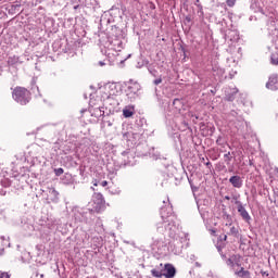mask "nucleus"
<instances>
[{
    "label": "nucleus",
    "instance_id": "36",
    "mask_svg": "<svg viewBox=\"0 0 278 278\" xmlns=\"http://www.w3.org/2000/svg\"><path fill=\"white\" fill-rule=\"evenodd\" d=\"M206 166H212V163H211V162H207V163H206Z\"/></svg>",
    "mask_w": 278,
    "mask_h": 278
},
{
    "label": "nucleus",
    "instance_id": "38",
    "mask_svg": "<svg viewBox=\"0 0 278 278\" xmlns=\"http://www.w3.org/2000/svg\"><path fill=\"white\" fill-rule=\"evenodd\" d=\"M127 136H129V134H125V135H124V138H127Z\"/></svg>",
    "mask_w": 278,
    "mask_h": 278
},
{
    "label": "nucleus",
    "instance_id": "25",
    "mask_svg": "<svg viewBox=\"0 0 278 278\" xmlns=\"http://www.w3.org/2000/svg\"><path fill=\"white\" fill-rule=\"evenodd\" d=\"M226 264L227 266H230V268H233V266H236L233 261L230 257L226 260Z\"/></svg>",
    "mask_w": 278,
    "mask_h": 278
},
{
    "label": "nucleus",
    "instance_id": "26",
    "mask_svg": "<svg viewBox=\"0 0 278 278\" xmlns=\"http://www.w3.org/2000/svg\"><path fill=\"white\" fill-rule=\"evenodd\" d=\"M3 243L2 247H10V241L5 239V237H2Z\"/></svg>",
    "mask_w": 278,
    "mask_h": 278
},
{
    "label": "nucleus",
    "instance_id": "5",
    "mask_svg": "<svg viewBox=\"0 0 278 278\" xmlns=\"http://www.w3.org/2000/svg\"><path fill=\"white\" fill-rule=\"evenodd\" d=\"M236 205H237V211L240 214L241 218L245 222V223H251V215H249V212L247 211V208L244 207V205H242V202L240 201H236Z\"/></svg>",
    "mask_w": 278,
    "mask_h": 278
},
{
    "label": "nucleus",
    "instance_id": "4",
    "mask_svg": "<svg viewBox=\"0 0 278 278\" xmlns=\"http://www.w3.org/2000/svg\"><path fill=\"white\" fill-rule=\"evenodd\" d=\"M140 84L130 80L129 85L127 87V97L128 99H130V101H134V99H136V97H138V92H140Z\"/></svg>",
    "mask_w": 278,
    "mask_h": 278
},
{
    "label": "nucleus",
    "instance_id": "27",
    "mask_svg": "<svg viewBox=\"0 0 278 278\" xmlns=\"http://www.w3.org/2000/svg\"><path fill=\"white\" fill-rule=\"evenodd\" d=\"M0 278H10V274L5 271H0Z\"/></svg>",
    "mask_w": 278,
    "mask_h": 278
},
{
    "label": "nucleus",
    "instance_id": "41",
    "mask_svg": "<svg viewBox=\"0 0 278 278\" xmlns=\"http://www.w3.org/2000/svg\"><path fill=\"white\" fill-rule=\"evenodd\" d=\"M220 142V139H217V143Z\"/></svg>",
    "mask_w": 278,
    "mask_h": 278
},
{
    "label": "nucleus",
    "instance_id": "32",
    "mask_svg": "<svg viewBox=\"0 0 278 278\" xmlns=\"http://www.w3.org/2000/svg\"><path fill=\"white\" fill-rule=\"evenodd\" d=\"M230 114H231V116H238V112L237 111H231Z\"/></svg>",
    "mask_w": 278,
    "mask_h": 278
},
{
    "label": "nucleus",
    "instance_id": "18",
    "mask_svg": "<svg viewBox=\"0 0 278 278\" xmlns=\"http://www.w3.org/2000/svg\"><path fill=\"white\" fill-rule=\"evenodd\" d=\"M151 275L152 277H155V278H162L164 277V273H162V270L160 269H151Z\"/></svg>",
    "mask_w": 278,
    "mask_h": 278
},
{
    "label": "nucleus",
    "instance_id": "12",
    "mask_svg": "<svg viewBox=\"0 0 278 278\" xmlns=\"http://www.w3.org/2000/svg\"><path fill=\"white\" fill-rule=\"evenodd\" d=\"M245 125H247V122H244V118L242 117H238L237 122H235V127L238 129V131H242Z\"/></svg>",
    "mask_w": 278,
    "mask_h": 278
},
{
    "label": "nucleus",
    "instance_id": "34",
    "mask_svg": "<svg viewBox=\"0 0 278 278\" xmlns=\"http://www.w3.org/2000/svg\"><path fill=\"white\" fill-rule=\"evenodd\" d=\"M3 253H5V249H0V255H3Z\"/></svg>",
    "mask_w": 278,
    "mask_h": 278
},
{
    "label": "nucleus",
    "instance_id": "11",
    "mask_svg": "<svg viewBox=\"0 0 278 278\" xmlns=\"http://www.w3.org/2000/svg\"><path fill=\"white\" fill-rule=\"evenodd\" d=\"M93 203H96V205H98L99 207H101V205H103L105 203V200L103 199V194L101 193H96L93 195Z\"/></svg>",
    "mask_w": 278,
    "mask_h": 278
},
{
    "label": "nucleus",
    "instance_id": "16",
    "mask_svg": "<svg viewBox=\"0 0 278 278\" xmlns=\"http://www.w3.org/2000/svg\"><path fill=\"white\" fill-rule=\"evenodd\" d=\"M113 49L114 51H121L123 49V41L115 39L113 41Z\"/></svg>",
    "mask_w": 278,
    "mask_h": 278
},
{
    "label": "nucleus",
    "instance_id": "13",
    "mask_svg": "<svg viewBox=\"0 0 278 278\" xmlns=\"http://www.w3.org/2000/svg\"><path fill=\"white\" fill-rule=\"evenodd\" d=\"M59 192L58 190L51 188L48 191V197L50 198V201H53L54 203L58 201V197H59Z\"/></svg>",
    "mask_w": 278,
    "mask_h": 278
},
{
    "label": "nucleus",
    "instance_id": "14",
    "mask_svg": "<svg viewBox=\"0 0 278 278\" xmlns=\"http://www.w3.org/2000/svg\"><path fill=\"white\" fill-rule=\"evenodd\" d=\"M123 116L125 118H131V116H134V108L131 106H126L124 110H123Z\"/></svg>",
    "mask_w": 278,
    "mask_h": 278
},
{
    "label": "nucleus",
    "instance_id": "10",
    "mask_svg": "<svg viewBox=\"0 0 278 278\" xmlns=\"http://www.w3.org/2000/svg\"><path fill=\"white\" fill-rule=\"evenodd\" d=\"M173 105H174L175 110H177V112H179V114H181V110H184V108H185L184 100L174 99Z\"/></svg>",
    "mask_w": 278,
    "mask_h": 278
},
{
    "label": "nucleus",
    "instance_id": "42",
    "mask_svg": "<svg viewBox=\"0 0 278 278\" xmlns=\"http://www.w3.org/2000/svg\"><path fill=\"white\" fill-rule=\"evenodd\" d=\"M40 277H45V275H43V274H41V275H40Z\"/></svg>",
    "mask_w": 278,
    "mask_h": 278
},
{
    "label": "nucleus",
    "instance_id": "9",
    "mask_svg": "<svg viewBox=\"0 0 278 278\" xmlns=\"http://www.w3.org/2000/svg\"><path fill=\"white\" fill-rule=\"evenodd\" d=\"M229 184H231L232 188H242V184H243V180H242V177L236 175V176H231L229 178Z\"/></svg>",
    "mask_w": 278,
    "mask_h": 278
},
{
    "label": "nucleus",
    "instance_id": "7",
    "mask_svg": "<svg viewBox=\"0 0 278 278\" xmlns=\"http://www.w3.org/2000/svg\"><path fill=\"white\" fill-rule=\"evenodd\" d=\"M164 270L165 273H163V277L165 278H174L175 275H177V269H175V266H173V264H165Z\"/></svg>",
    "mask_w": 278,
    "mask_h": 278
},
{
    "label": "nucleus",
    "instance_id": "22",
    "mask_svg": "<svg viewBox=\"0 0 278 278\" xmlns=\"http://www.w3.org/2000/svg\"><path fill=\"white\" fill-rule=\"evenodd\" d=\"M238 233H239L238 228H236L235 226H232V227L230 228L229 235H230V236H238Z\"/></svg>",
    "mask_w": 278,
    "mask_h": 278
},
{
    "label": "nucleus",
    "instance_id": "6",
    "mask_svg": "<svg viewBox=\"0 0 278 278\" xmlns=\"http://www.w3.org/2000/svg\"><path fill=\"white\" fill-rule=\"evenodd\" d=\"M224 93L226 101H233L236 99V94H238V88L226 87Z\"/></svg>",
    "mask_w": 278,
    "mask_h": 278
},
{
    "label": "nucleus",
    "instance_id": "33",
    "mask_svg": "<svg viewBox=\"0 0 278 278\" xmlns=\"http://www.w3.org/2000/svg\"><path fill=\"white\" fill-rule=\"evenodd\" d=\"M99 66H105V62L100 61V62H99Z\"/></svg>",
    "mask_w": 278,
    "mask_h": 278
},
{
    "label": "nucleus",
    "instance_id": "35",
    "mask_svg": "<svg viewBox=\"0 0 278 278\" xmlns=\"http://www.w3.org/2000/svg\"><path fill=\"white\" fill-rule=\"evenodd\" d=\"M223 260H227V256L225 254H222Z\"/></svg>",
    "mask_w": 278,
    "mask_h": 278
},
{
    "label": "nucleus",
    "instance_id": "31",
    "mask_svg": "<svg viewBox=\"0 0 278 278\" xmlns=\"http://www.w3.org/2000/svg\"><path fill=\"white\" fill-rule=\"evenodd\" d=\"M101 186H102V188H105V186H108V180H103V181L101 182Z\"/></svg>",
    "mask_w": 278,
    "mask_h": 278
},
{
    "label": "nucleus",
    "instance_id": "20",
    "mask_svg": "<svg viewBox=\"0 0 278 278\" xmlns=\"http://www.w3.org/2000/svg\"><path fill=\"white\" fill-rule=\"evenodd\" d=\"M270 63L274 65V66H277L278 64V56L276 54H271V58H270Z\"/></svg>",
    "mask_w": 278,
    "mask_h": 278
},
{
    "label": "nucleus",
    "instance_id": "3",
    "mask_svg": "<svg viewBox=\"0 0 278 278\" xmlns=\"http://www.w3.org/2000/svg\"><path fill=\"white\" fill-rule=\"evenodd\" d=\"M94 217V214L92 211L87 210H80V211H75L74 213V220L76 223H86V225L92 223V218Z\"/></svg>",
    "mask_w": 278,
    "mask_h": 278
},
{
    "label": "nucleus",
    "instance_id": "28",
    "mask_svg": "<svg viewBox=\"0 0 278 278\" xmlns=\"http://www.w3.org/2000/svg\"><path fill=\"white\" fill-rule=\"evenodd\" d=\"M154 86H160V84H162V78H156L154 81H153Z\"/></svg>",
    "mask_w": 278,
    "mask_h": 278
},
{
    "label": "nucleus",
    "instance_id": "15",
    "mask_svg": "<svg viewBox=\"0 0 278 278\" xmlns=\"http://www.w3.org/2000/svg\"><path fill=\"white\" fill-rule=\"evenodd\" d=\"M236 275L241 278H251V273L249 270H244V267H241L239 271H236Z\"/></svg>",
    "mask_w": 278,
    "mask_h": 278
},
{
    "label": "nucleus",
    "instance_id": "30",
    "mask_svg": "<svg viewBox=\"0 0 278 278\" xmlns=\"http://www.w3.org/2000/svg\"><path fill=\"white\" fill-rule=\"evenodd\" d=\"M128 155H129V151H124V152H122V156H123V157H128Z\"/></svg>",
    "mask_w": 278,
    "mask_h": 278
},
{
    "label": "nucleus",
    "instance_id": "2",
    "mask_svg": "<svg viewBox=\"0 0 278 278\" xmlns=\"http://www.w3.org/2000/svg\"><path fill=\"white\" fill-rule=\"evenodd\" d=\"M12 97L16 103H20V105H27V103H29L30 93L29 90L23 87H16L13 90Z\"/></svg>",
    "mask_w": 278,
    "mask_h": 278
},
{
    "label": "nucleus",
    "instance_id": "39",
    "mask_svg": "<svg viewBox=\"0 0 278 278\" xmlns=\"http://www.w3.org/2000/svg\"><path fill=\"white\" fill-rule=\"evenodd\" d=\"M124 164H129V163H127V161H126V160H124Z\"/></svg>",
    "mask_w": 278,
    "mask_h": 278
},
{
    "label": "nucleus",
    "instance_id": "19",
    "mask_svg": "<svg viewBox=\"0 0 278 278\" xmlns=\"http://www.w3.org/2000/svg\"><path fill=\"white\" fill-rule=\"evenodd\" d=\"M232 263L236 265V266H240V255H231L230 256Z\"/></svg>",
    "mask_w": 278,
    "mask_h": 278
},
{
    "label": "nucleus",
    "instance_id": "37",
    "mask_svg": "<svg viewBox=\"0 0 278 278\" xmlns=\"http://www.w3.org/2000/svg\"><path fill=\"white\" fill-rule=\"evenodd\" d=\"M225 199H226L227 201H229V195H226Z\"/></svg>",
    "mask_w": 278,
    "mask_h": 278
},
{
    "label": "nucleus",
    "instance_id": "24",
    "mask_svg": "<svg viewBox=\"0 0 278 278\" xmlns=\"http://www.w3.org/2000/svg\"><path fill=\"white\" fill-rule=\"evenodd\" d=\"M224 157H225V162H231V152H228L226 154H224Z\"/></svg>",
    "mask_w": 278,
    "mask_h": 278
},
{
    "label": "nucleus",
    "instance_id": "1",
    "mask_svg": "<svg viewBox=\"0 0 278 278\" xmlns=\"http://www.w3.org/2000/svg\"><path fill=\"white\" fill-rule=\"evenodd\" d=\"M177 217L173 214V207H162L161 208V220L156 223V231L159 233H164L168 231L169 236L173 238L177 233V224L175 220Z\"/></svg>",
    "mask_w": 278,
    "mask_h": 278
},
{
    "label": "nucleus",
    "instance_id": "29",
    "mask_svg": "<svg viewBox=\"0 0 278 278\" xmlns=\"http://www.w3.org/2000/svg\"><path fill=\"white\" fill-rule=\"evenodd\" d=\"M261 275L262 277L266 278L268 277V271L261 270Z\"/></svg>",
    "mask_w": 278,
    "mask_h": 278
},
{
    "label": "nucleus",
    "instance_id": "8",
    "mask_svg": "<svg viewBox=\"0 0 278 278\" xmlns=\"http://www.w3.org/2000/svg\"><path fill=\"white\" fill-rule=\"evenodd\" d=\"M266 88H268V90H278V78L277 75H271L269 76V80L266 84Z\"/></svg>",
    "mask_w": 278,
    "mask_h": 278
},
{
    "label": "nucleus",
    "instance_id": "40",
    "mask_svg": "<svg viewBox=\"0 0 278 278\" xmlns=\"http://www.w3.org/2000/svg\"><path fill=\"white\" fill-rule=\"evenodd\" d=\"M93 186H99V184L94 182Z\"/></svg>",
    "mask_w": 278,
    "mask_h": 278
},
{
    "label": "nucleus",
    "instance_id": "21",
    "mask_svg": "<svg viewBox=\"0 0 278 278\" xmlns=\"http://www.w3.org/2000/svg\"><path fill=\"white\" fill-rule=\"evenodd\" d=\"M54 174L56 175V177L64 175V168H62V167L55 168Z\"/></svg>",
    "mask_w": 278,
    "mask_h": 278
},
{
    "label": "nucleus",
    "instance_id": "23",
    "mask_svg": "<svg viewBox=\"0 0 278 278\" xmlns=\"http://www.w3.org/2000/svg\"><path fill=\"white\" fill-rule=\"evenodd\" d=\"M228 8H233L236 5V0H226Z\"/></svg>",
    "mask_w": 278,
    "mask_h": 278
},
{
    "label": "nucleus",
    "instance_id": "17",
    "mask_svg": "<svg viewBox=\"0 0 278 278\" xmlns=\"http://www.w3.org/2000/svg\"><path fill=\"white\" fill-rule=\"evenodd\" d=\"M8 62L11 66H14V64L21 62V58H18L17 55L9 56Z\"/></svg>",
    "mask_w": 278,
    "mask_h": 278
}]
</instances>
